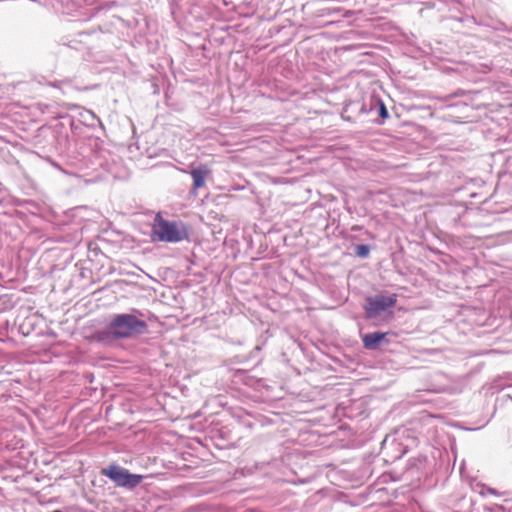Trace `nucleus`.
<instances>
[{
  "mask_svg": "<svg viewBox=\"0 0 512 512\" xmlns=\"http://www.w3.org/2000/svg\"><path fill=\"white\" fill-rule=\"evenodd\" d=\"M152 237L161 242L176 243L187 240L189 231L183 222L168 221L157 214L152 226Z\"/></svg>",
  "mask_w": 512,
  "mask_h": 512,
  "instance_id": "obj_1",
  "label": "nucleus"
},
{
  "mask_svg": "<svg viewBox=\"0 0 512 512\" xmlns=\"http://www.w3.org/2000/svg\"><path fill=\"white\" fill-rule=\"evenodd\" d=\"M107 329L113 338L123 339L145 333L148 325L133 314H118L111 320Z\"/></svg>",
  "mask_w": 512,
  "mask_h": 512,
  "instance_id": "obj_2",
  "label": "nucleus"
},
{
  "mask_svg": "<svg viewBox=\"0 0 512 512\" xmlns=\"http://www.w3.org/2000/svg\"><path fill=\"white\" fill-rule=\"evenodd\" d=\"M101 474L112 480L117 486L133 489L138 486L143 476L139 474H132L128 470L116 465L111 464L101 470Z\"/></svg>",
  "mask_w": 512,
  "mask_h": 512,
  "instance_id": "obj_3",
  "label": "nucleus"
},
{
  "mask_svg": "<svg viewBox=\"0 0 512 512\" xmlns=\"http://www.w3.org/2000/svg\"><path fill=\"white\" fill-rule=\"evenodd\" d=\"M396 302V294H392L390 296L377 295L367 299V305L365 309L369 314H378L381 311L395 306Z\"/></svg>",
  "mask_w": 512,
  "mask_h": 512,
  "instance_id": "obj_4",
  "label": "nucleus"
},
{
  "mask_svg": "<svg viewBox=\"0 0 512 512\" xmlns=\"http://www.w3.org/2000/svg\"><path fill=\"white\" fill-rule=\"evenodd\" d=\"M211 174V170L206 165H200L190 171L193 180L191 192L196 195L198 189L205 186L206 178Z\"/></svg>",
  "mask_w": 512,
  "mask_h": 512,
  "instance_id": "obj_5",
  "label": "nucleus"
},
{
  "mask_svg": "<svg viewBox=\"0 0 512 512\" xmlns=\"http://www.w3.org/2000/svg\"><path fill=\"white\" fill-rule=\"evenodd\" d=\"M386 333L373 332L365 334L362 338L363 346L369 350H375L379 347L380 342L385 338Z\"/></svg>",
  "mask_w": 512,
  "mask_h": 512,
  "instance_id": "obj_6",
  "label": "nucleus"
},
{
  "mask_svg": "<svg viewBox=\"0 0 512 512\" xmlns=\"http://www.w3.org/2000/svg\"><path fill=\"white\" fill-rule=\"evenodd\" d=\"M356 254L360 257H367L369 254V248L366 245H358L356 248Z\"/></svg>",
  "mask_w": 512,
  "mask_h": 512,
  "instance_id": "obj_7",
  "label": "nucleus"
},
{
  "mask_svg": "<svg viewBox=\"0 0 512 512\" xmlns=\"http://www.w3.org/2000/svg\"><path fill=\"white\" fill-rule=\"evenodd\" d=\"M379 115L382 118H387L389 116L388 111L383 103L380 104Z\"/></svg>",
  "mask_w": 512,
  "mask_h": 512,
  "instance_id": "obj_8",
  "label": "nucleus"
},
{
  "mask_svg": "<svg viewBox=\"0 0 512 512\" xmlns=\"http://www.w3.org/2000/svg\"><path fill=\"white\" fill-rule=\"evenodd\" d=\"M510 106L512 107V104Z\"/></svg>",
  "mask_w": 512,
  "mask_h": 512,
  "instance_id": "obj_9",
  "label": "nucleus"
}]
</instances>
